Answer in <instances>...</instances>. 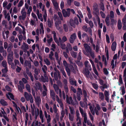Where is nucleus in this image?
Segmentation results:
<instances>
[{
    "mask_svg": "<svg viewBox=\"0 0 126 126\" xmlns=\"http://www.w3.org/2000/svg\"><path fill=\"white\" fill-rule=\"evenodd\" d=\"M35 85L38 90H41L42 89V87L41 84L39 82L37 84H36Z\"/></svg>",
    "mask_w": 126,
    "mask_h": 126,
    "instance_id": "nucleus-28",
    "label": "nucleus"
},
{
    "mask_svg": "<svg viewBox=\"0 0 126 126\" xmlns=\"http://www.w3.org/2000/svg\"><path fill=\"white\" fill-rule=\"evenodd\" d=\"M71 69L73 71H74L75 69L78 71L77 67L76 64H74V66L71 65Z\"/></svg>",
    "mask_w": 126,
    "mask_h": 126,
    "instance_id": "nucleus-19",
    "label": "nucleus"
},
{
    "mask_svg": "<svg viewBox=\"0 0 126 126\" xmlns=\"http://www.w3.org/2000/svg\"><path fill=\"white\" fill-rule=\"evenodd\" d=\"M99 99L102 100L103 101L104 100V96L103 93L100 92L99 93Z\"/></svg>",
    "mask_w": 126,
    "mask_h": 126,
    "instance_id": "nucleus-18",
    "label": "nucleus"
},
{
    "mask_svg": "<svg viewBox=\"0 0 126 126\" xmlns=\"http://www.w3.org/2000/svg\"><path fill=\"white\" fill-rule=\"evenodd\" d=\"M44 78L43 76H41V79L42 81L44 82H47L48 81L47 80H46Z\"/></svg>",
    "mask_w": 126,
    "mask_h": 126,
    "instance_id": "nucleus-57",
    "label": "nucleus"
},
{
    "mask_svg": "<svg viewBox=\"0 0 126 126\" xmlns=\"http://www.w3.org/2000/svg\"><path fill=\"white\" fill-rule=\"evenodd\" d=\"M101 4L100 8L103 11H104L105 10L104 4L103 3H101Z\"/></svg>",
    "mask_w": 126,
    "mask_h": 126,
    "instance_id": "nucleus-50",
    "label": "nucleus"
},
{
    "mask_svg": "<svg viewBox=\"0 0 126 126\" xmlns=\"http://www.w3.org/2000/svg\"><path fill=\"white\" fill-rule=\"evenodd\" d=\"M53 87L56 93L58 94L59 90V88L58 86L56 84H54L53 85Z\"/></svg>",
    "mask_w": 126,
    "mask_h": 126,
    "instance_id": "nucleus-14",
    "label": "nucleus"
},
{
    "mask_svg": "<svg viewBox=\"0 0 126 126\" xmlns=\"http://www.w3.org/2000/svg\"><path fill=\"white\" fill-rule=\"evenodd\" d=\"M37 15L39 19H40V18L42 17V14L41 13L39 14L38 10L37 12Z\"/></svg>",
    "mask_w": 126,
    "mask_h": 126,
    "instance_id": "nucleus-51",
    "label": "nucleus"
},
{
    "mask_svg": "<svg viewBox=\"0 0 126 126\" xmlns=\"http://www.w3.org/2000/svg\"><path fill=\"white\" fill-rule=\"evenodd\" d=\"M100 13L102 18H105V14L102 11H100Z\"/></svg>",
    "mask_w": 126,
    "mask_h": 126,
    "instance_id": "nucleus-63",
    "label": "nucleus"
},
{
    "mask_svg": "<svg viewBox=\"0 0 126 126\" xmlns=\"http://www.w3.org/2000/svg\"><path fill=\"white\" fill-rule=\"evenodd\" d=\"M103 70L104 73L106 75H108L109 74V72L108 71L107 69L104 68L103 69Z\"/></svg>",
    "mask_w": 126,
    "mask_h": 126,
    "instance_id": "nucleus-48",
    "label": "nucleus"
},
{
    "mask_svg": "<svg viewBox=\"0 0 126 126\" xmlns=\"http://www.w3.org/2000/svg\"><path fill=\"white\" fill-rule=\"evenodd\" d=\"M106 42L109 43H110V39L108 35L107 34L106 35Z\"/></svg>",
    "mask_w": 126,
    "mask_h": 126,
    "instance_id": "nucleus-58",
    "label": "nucleus"
},
{
    "mask_svg": "<svg viewBox=\"0 0 126 126\" xmlns=\"http://www.w3.org/2000/svg\"><path fill=\"white\" fill-rule=\"evenodd\" d=\"M55 55L56 59V60L58 61V63H60V61L58 60V55L57 52H56L55 53Z\"/></svg>",
    "mask_w": 126,
    "mask_h": 126,
    "instance_id": "nucleus-31",
    "label": "nucleus"
},
{
    "mask_svg": "<svg viewBox=\"0 0 126 126\" xmlns=\"http://www.w3.org/2000/svg\"><path fill=\"white\" fill-rule=\"evenodd\" d=\"M70 53L71 55L73 57L76 58L77 56V53L73 51H71Z\"/></svg>",
    "mask_w": 126,
    "mask_h": 126,
    "instance_id": "nucleus-22",
    "label": "nucleus"
},
{
    "mask_svg": "<svg viewBox=\"0 0 126 126\" xmlns=\"http://www.w3.org/2000/svg\"><path fill=\"white\" fill-rule=\"evenodd\" d=\"M47 25L49 28H52L53 26V20L50 19L49 18L47 19Z\"/></svg>",
    "mask_w": 126,
    "mask_h": 126,
    "instance_id": "nucleus-9",
    "label": "nucleus"
},
{
    "mask_svg": "<svg viewBox=\"0 0 126 126\" xmlns=\"http://www.w3.org/2000/svg\"><path fill=\"white\" fill-rule=\"evenodd\" d=\"M83 45L86 51L84 53L85 55L88 56L90 55L92 58L94 59L95 57L94 53L92 51V49L90 46L85 43Z\"/></svg>",
    "mask_w": 126,
    "mask_h": 126,
    "instance_id": "nucleus-1",
    "label": "nucleus"
},
{
    "mask_svg": "<svg viewBox=\"0 0 126 126\" xmlns=\"http://www.w3.org/2000/svg\"><path fill=\"white\" fill-rule=\"evenodd\" d=\"M53 109L54 110V112L55 113H56L57 112V109L56 105L55 104H54L53 105Z\"/></svg>",
    "mask_w": 126,
    "mask_h": 126,
    "instance_id": "nucleus-54",
    "label": "nucleus"
},
{
    "mask_svg": "<svg viewBox=\"0 0 126 126\" xmlns=\"http://www.w3.org/2000/svg\"><path fill=\"white\" fill-rule=\"evenodd\" d=\"M70 8H68L66 9V11L64 9H63L62 11V13L64 17H69L70 15Z\"/></svg>",
    "mask_w": 126,
    "mask_h": 126,
    "instance_id": "nucleus-5",
    "label": "nucleus"
},
{
    "mask_svg": "<svg viewBox=\"0 0 126 126\" xmlns=\"http://www.w3.org/2000/svg\"><path fill=\"white\" fill-rule=\"evenodd\" d=\"M67 48L70 51H71L72 50V48L71 45L69 43H68L67 44Z\"/></svg>",
    "mask_w": 126,
    "mask_h": 126,
    "instance_id": "nucleus-36",
    "label": "nucleus"
},
{
    "mask_svg": "<svg viewBox=\"0 0 126 126\" xmlns=\"http://www.w3.org/2000/svg\"><path fill=\"white\" fill-rule=\"evenodd\" d=\"M105 22L108 26H109L110 25V20L109 17L107 16L105 19Z\"/></svg>",
    "mask_w": 126,
    "mask_h": 126,
    "instance_id": "nucleus-24",
    "label": "nucleus"
},
{
    "mask_svg": "<svg viewBox=\"0 0 126 126\" xmlns=\"http://www.w3.org/2000/svg\"><path fill=\"white\" fill-rule=\"evenodd\" d=\"M111 65L112 66L111 68L113 69L114 67V60H112L111 62Z\"/></svg>",
    "mask_w": 126,
    "mask_h": 126,
    "instance_id": "nucleus-53",
    "label": "nucleus"
},
{
    "mask_svg": "<svg viewBox=\"0 0 126 126\" xmlns=\"http://www.w3.org/2000/svg\"><path fill=\"white\" fill-rule=\"evenodd\" d=\"M0 103L3 106H6L8 105L7 102L3 99H0Z\"/></svg>",
    "mask_w": 126,
    "mask_h": 126,
    "instance_id": "nucleus-17",
    "label": "nucleus"
},
{
    "mask_svg": "<svg viewBox=\"0 0 126 126\" xmlns=\"http://www.w3.org/2000/svg\"><path fill=\"white\" fill-rule=\"evenodd\" d=\"M8 60V63L9 64H11L12 61H13V59H11L9 58H7Z\"/></svg>",
    "mask_w": 126,
    "mask_h": 126,
    "instance_id": "nucleus-52",
    "label": "nucleus"
},
{
    "mask_svg": "<svg viewBox=\"0 0 126 126\" xmlns=\"http://www.w3.org/2000/svg\"><path fill=\"white\" fill-rule=\"evenodd\" d=\"M66 101L67 103L69 104H71L72 105H74V104L72 97L70 96L69 97L67 95H66Z\"/></svg>",
    "mask_w": 126,
    "mask_h": 126,
    "instance_id": "nucleus-7",
    "label": "nucleus"
},
{
    "mask_svg": "<svg viewBox=\"0 0 126 126\" xmlns=\"http://www.w3.org/2000/svg\"><path fill=\"white\" fill-rule=\"evenodd\" d=\"M55 26L57 29L59 30L60 29V27L59 26V25L58 23L56 22L55 23Z\"/></svg>",
    "mask_w": 126,
    "mask_h": 126,
    "instance_id": "nucleus-61",
    "label": "nucleus"
},
{
    "mask_svg": "<svg viewBox=\"0 0 126 126\" xmlns=\"http://www.w3.org/2000/svg\"><path fill=\"white\" fill-rule=\"evenodd\" d=\"M82 29L84 31L86 32H87V30H88V28L87 26L84 25L82 27Z\"/></svg>",
    "mask_w": 126,
    "mask_h": 126,
    "instance_id": "nucleus-46",
    "label": "nucleus"
},
{
    "mask_svg": "<svg viewBox=\"0 0 126 126\" xmlns=\"http://www.w3.org/2000/svg\"><path fill=\"white\" fill-rule=\"evenodd\" d=\"M8 94L10 96V97L13 100H15L14 96L12 93L10 92H8Z\"/></svg>",
    "mask_w": 126,
    "mask_h": 126,
    "instance_id": "nucleus-39",
    "label": "nucleus"
},
{
    "mask_svg": "<svg viewBox=\"0 0 126 126\" xmlns=\"http://www.w3.org/2000/svg\"><path fill=\"white\" fill-rule=\"evenodd\" d=\"M24 96L27 101H30V103H33V97L30 94H29L27 92H25L24 93Z\"/></svg>",
    "mask_w": 126,
    "mask_h": 126,
    "instance_id": "nucleus-2",
    "label": "nucleus"
},
{
    "mask_svg": "<svg viewBox=\"0 0 126 126\" xmlns=\"http://www.w3.org/2000/svg\"><path fill=\"white\" fill-rule=\"evenodd\" d=\"M54 75L55 80L56 81H57L58 80V76L57 73L55 72L54 73Z\"/></svg>",
    "mask_w": 126,
    "mask_h": 126,
    "instance_id": "nucleus-43",
    "label": "nucleus"
},
{
    "mask_svg": "<svg viewBox=\"0 0 126 126\" xmlns=\"http://www.w3.org/2000/svg\"><path fill=\"white\" fill-rule=\"evenodd\" d=\"M8 71L7 67H5L4 69H3L2 70V72L3 73H6Z\"/></svg>",
    "mask_w": 126,
    "mask_h": 126,
    "instance_id": "nucleus-49",
    "label": "nucleus"
},
{
    "mask_svg": "<svg viewBox=\"0 0 126 126\" xmlns=\"http://www.w3.org/2000/svg\"><path fill=\"white\" fill-rule=\"evenodd\" d=\"M50 95L53 100L55 99V94L53 90H50Z\"/></svg>",
    "mask_w": 126,
    "mask_h": 126,
    "instance_id": "nucleus-12",
    "label": "nucleus"
},
{
    "mask_svg": "<svg viewBox=\"0 0 126 126\" xmlns=\"http://www.w3.org/2000/svg\"><path fill=\"white\" fill-rule=\"evenodd\" d=\"M70 82V84L72 85H75L76 86L77 85L76 81H74L73 79H71L69 80Z\"/></svg>",
    "mask_w": 126,
    "mask_h": 126,
    "instance_id": "nucleus-20",
    "label": "nucleus"
},
{
    "mask_svg": "<svg viewBox=\"0 0 126 126\" xmlns=\"http://www.w3.org/2000/svg\"><path fill=\"white\" fill-rule=\"evenodd\" d=\"M2 66L4 67H7V63L6 61H3L2 63Z\"/></svg>",
    "mask_w": 126,
    "mask_h": 126,
    "instance_id": "nucleus-29",
    "label": "nucleus"
},
{
    "mask_svg": "<svg viewBox=\"0 0 126 126\" xmlns=\"http://www.w3.org/2000/svg\"><path fill=\"white\" fill-rule=\"evenodd\" d=\"M65 69L67 73V74L68 76H70V72L69 69L68 67L67 68H66Z\"/></svg>",
    "mask_w": 126,
    "mask_h": 126,
    "instance_id": "nucleus-37",
    "label": "nucleus"
},
{
    "mask_svg": "<svg viewBox=\"0 0 126 126\" xmlns=\"http://www.w3.org/2000/svg\"><path fill=\"white\" fill-rule=\"evenodd\" d=\"M119 81L120 82V84H122L123 83L122 75H120L119 76Z\"/></svg>",
    "mask_w": 126,
    "mask_h": 126,
    "instance_id": "nucleus-41",
    "label": "nucleus"
},
{
    "mask_svg": "<svg viewBox=\"0 0 126 126\" xmlns=\"http://www.w3.org/2000/svg\"><path fill=\"white\" fill-rule=\"evenodd\" d=\"M26 88L29 92H31L30 86L29 84H27L26 85Z\"/></svg>",
    "mask_w": 126,
    "mask_h": 126,
    "instance_id": "nucleus-27",
    "label": "nucleus"
},
{
    "mask_svg": "<svg viewBox=\"0 0 126 126\" xmlns=\"http://www.w3.org/2000/svg\"><path fill=\"white\" fill-rule=\"evenodd\" d=\"M122 22L123 25H126V17L125 15V18L123 19Z\"/></svg>",
    "mask_w": 126,
    "mask_h": 126,
    "instance_id": "nucleus-64",
    "label": "nucleus"
},
{
    "mask_svg": "<svg viewBox=\"0 0 126 126\" xmlns=\"http://www.w3.org/2000/svg\"><path fill=\"white\" fill-rule=\"evenodd\" d=\"M76 34L75 33H74L71 35L69 38V41L70 43H73L76 39Z\"/></svg>",
    "mask_w": 126,
    "mask_h": 126,
    "instance_id": "nucleus-8",
    "label": "nucleus"
},
{
    "mask_svg": "<svg viewBox=\"0 0 126 126\" xmlns=\"http://www.w3.org/2000/svg\"><path fill=\"white\" fill-rule=\"evenodd\" d=\"M64 6V2L63 1H61L60 4V7L61 9H63Z\"/></svg>",
    "mask_w": 126,
    "mask_h": 126,
    "instance_id": "nucleus-62",
    "label": "nucleus"
},
{
    "mask_svg": "<svg viewBox=\"0 0 126 126\" xmlns=\"http://www.w3.org/2000/svg\"><path fill=\"white\" fill-rule=\"evenodd\" d=\"M24 67L28 66L29 68L30 69L31 68V62L30 61L25 60L24 63Z\"/></svg>",
    "mask_w": 126,
    "mask_h": 126,
    "instance_id": "nucleus-10",
    "label": "nucleus"
},
{
    "mask_svg": "<svg viewBox=\"0 0 126 126\" xmlns=\"http://www.w3.org/2000/svg\"><path fill=\"white\" fill-rule=\"evenodd\" d=\"M40 26L41 27V29H40V34L41 33L42 30H44V27L43 26V23H41L40 24Z\"/></svg>",
    "mask_w": 126,
    "mask_h": 126,
    "instance_id": "nucleus-45",
    "label": "nucleus"
},
{
    "mask_svg": "<svg viewBox=\"0 0 126 126\" xmlns=\"http://www.w3.org/2000/svg\"><path fill=\"white\" fill-rule=\"evenodd\" d=\"M104 94L105 97L109 96V92L107 90H105L104 92Z\"/></svg>",
    "mask_w": 126,
    "mask_h": 126,
    "instance_id": "nucleus-56",
    "label": "nucleus"
},
{
    "mask_svg": "<svg viewBox=\"0 0 126 126\" xmlns=\"http://www.w3.org/2000/svg\"><path fill=\"white\" fill-rule=\"evenodd\" d=\"M44 60V62L47 65H49L50 64V62L47 58L46 60Z\"/></svg>",
    "mask_w": 126,
    "mask_h": 126,
    "instance_id": "nucleus-40",
    "label": "nucleus"
},
{
    "mask_svg": "<svg viewBox=\"0 0 126 126\" xmlns=\"http://www.w3.org/2000/svg\"><path fill=\"white\" fill-rule=\"evenodd\" d=\"M23 4V0H20L19 3L18 4V7H20L22 6Z\"/></svg>",
    "mask_w": 126,
    "mask_h": 126,
    "instance_id": "nucleus-55",
    "label": "nucleus"
},
{
    "mask_svg": "<svg viewBox=\"0 0 126 126\" xmlns=\"http://www.w3.org/2000/svg\"><path fill=\"white\" fill-rule=\"evenodd\" d=\"M63 28L65 32H67L68 31L67 27L66 24H64L63 25Z\"/></svg>",
    "mask_w": 126,
    "mask_h": 126,
    "instance_id": "nucleus-60",
    "label": "nucleus"
},
{
    "mask_svg": "<svg viewBox=\"0 0 126 126\" xmlns=\"http://www.w3.org/2000/svg\"><path fill=\"white\" fill-rule=\"evenodd\" d=\"M69 119L71 121H73V115H71L69 113Z\"/></svg>",
    "mask_w": 126,
    "mask_h": 126,
    "instance_id": "nucleus-59",
    "label": "nucleus"
},
{
    "mask_svg": "<svg viewBox=\"0 0 126 126\" xmlns=\"http://www.w3.org/2000/svg\"><path fill=\"white\" fill-rule=\"evenodd\" d=\"M83 94L84 97V102H86L87 101V94L86 91L84 89H82Z\"/></svg>",
    "mask_w": 126,
    "mask_h": 126,
    "instance_id": "nucleus-11",
    "label": "nucleus"
},
{
    "mask_svg": "<svg viewBox=\"0 0 126 126\" xmlns=\"http://www.w3.org/2000/svg\"><path fill=\"white\" fill-rule=\"evenodd\" d=\"M120 89H121L122 90V95H124L125 93V89L124 86H123V87H120Z\"/></svg>",
    "mask_w": 126,
    "mask_h": 126,
    "instance_id": "nucleus-30",
    "label": "nucleus"
},
{
    "mask_svg": "<svg viewBox=\"0 0 126 126\" xmlns=\"http://www.w3.org/2000/svg\"><path fill=\"white\" fill-rule=\"evenodd\" d=\"M89 62L87 61H85L84 62V65L85 67V68H87L89 69L90 71H91L92 70L91 65H88Z\"/></svg>",
    "mask_w": 126,
    "mask_h": 126,
    "instance_id": "nucleus-16",
    "label": "nucleus"
},
{
    "mask_svg": "<svg viewBox=\"0 0 126 126\" xmlns=\"http://www.w3.org/2000/svg\"><path fill=\"white\" fill-rule=\"evenodd\" d=\"M93 7L94 10L93 12V15L97 16V15H99V9L98 8V5L96 3H94Z\"/></svg>",
    "mask_w": 126,
    "mask_h": 126,
    "instance_id": "nucleus-3",
    "label": "nucleus"
},
{
    "mask_svg": "<svg viewBox=\"0 0 126 126\" xmlns=\"http://www.w3.org/2000/svg\"><path fill=\"white\" fill-rule=\"evenodd\" d=\"M123 77H124V82H126V67L124 70Z\"/></svg>",
    "mask_w": 126,
    "mask_h": 126,
    "instance_id": "nucleus-26",
    "label": "nucleus"
},
{
    "mask_svg": "<svg viewBox=\"0 0 126 126\" xmlns=\"http://www.w3.org/2000/svg\"><path fill=\"white\" fill-rule=\"evenodd\" d=\"M116 45V43L115 41H114L112 43L111 46V48L112 51H114L115 50Z\"/></svg>",
    "mask_w": 126,
    "mask_h": 126,
    "instance_id": "nucleus-13",
    "label": "nucleus"
},
{
    "mask_svg": "<svg viewBox=\"0 0 126 126\" xmlns=\"http://www.w3.org/2000/svg\"><path fill=\"white\" fill-rule=\"evenodd\" d=\"M22 14V19L23 20H24L25 19L26 17V12H24L23 13H21Z\"/></svg>",
    "mask_w": 126,
    "mask_h": 126,
    "instance_id": "nucleus-25",
    "label": "nucleus"
},
{
    "mask_svg": "<svg viewBox=\"0 0 126 126\" xmlns=\"http://www.w3.org/2000/svg\"><path fill=\"white\" fill-rule=\"evenodd\" d=\"M117 27L118 29L119 30H120L121 29L122 27V23L121 21H120V22H119V21H118V24L117 25Z\"/></svg>",
    "mask_w": 126,
    "mask_h": 126,
    "instance_id": "nucleus-34",
    "label": "nucleus"
},
{
    "mask_svg": "<svg viewBox=\"0 0 126 126\" xmlns=\"http://www.w3.org/2000/svg\"><path fill=\"white\" fill-rule=\"evenodd\" d=\"M89 70H90L88 68H85L84 69L83 71V74L86 76L87 78H88L89 75H91V74L90 73Z\"/></svg>",
    "mask_w": 126,
    "mask_h": 126,
    "instance_id": "nucleus-6",
    "label": "nucleus"
},
{
    "mask_svg": "<svg viewBox=\"0 0 126 126\" xmlns=\"http://www.w3.org/2000/svg\"><path fill=\"white\" fill-rule=\"evenodd\" d=\"M93 87L96 90H97L98 88V85L94 83H93L92 84Z\"/></svg>",
    "mask_w": 126,
    "mask_h": 126,
    "instance_id": "nucleus-32",
    "label": "nucleus"
},
{
    "mask_svg": "<svg viewBox=\"0 0 126 126\" xmlns=\"http://www.w3.org/2000/svg\"><path fill=\"white\" fill-rule=\"evenodd\" d=\"M14 62L15 64L16 65L17 64L19 66H20L21 65V64L20 63L19 61L15 59L14 60Z\"/></svg>",
    "mask_w": 126,
    "mask_h": 126,
    "instance_id": "nucleus-44",
    "label": "nucleus"
},
{
    "mask_svg": "<svg viewBox=\"0 0 126 126\" xmlns=\"http://www.w3.org/2000/svg\"><path fill=\"white\" fill-rule=\"evenodd\" d=\"M23 45L24 46V48L26 49V51H27V49H28L29 48L28 45L25 42L23 43Z\"/></svg>",
    "mask_w": 126,
    "mask_h": 126,
    "instance_id": "nucleus-38",
    "label": "nucleus"
},
{
    "mask_svg": "<svg viewBox=\"0 0 126 126\" xmlns=\"http://www.w3.org/2000/svg\"><path fill=\"white\" fill-rule=\"evenodd\" d=\"M54 55V53L52 51H51L50 52V54L49 55V58L51 60H55V58H53L52 57V56H53Z\"/></svg>",
    "mask_w": 126,
    "mask_h": 126,
    "instance_id": "nucleus-23",
    "label": "nucleus"
},
{
    "mask_svg": "<svg viewBox=\"0 0 126 126\" xmlns=\"http://www.w3.org/2000/svg\"><path fill=\"white\" fill-rule=\"evenodd\" d=\"M39 116L41 119L42 123H43L44 122V115L43 114L42 111L41 110L40 111Z\"/></svg>",
    "mask_w": 126,
    "mask_h": 126,
    "instance_id": "nucleus-15",
    "label": "nucleus"
},
{
    "mask_svg": "<svg viewBox=\"0 0 126 126\" xmlns=\"http://www.w3.org/2000/svg\"><path fill=\"white\" fill-rule=\"evenodd\" d=\"M63 64L64 66L65 67V68L68 67V64L66 61L64 60L63 61Z\"/></svg>",
    "mask_w": 126,
    "mask_h": 126,
    "instance_id": "nucleus-47",
    "label": "nucleus"
},
{
    "mask_svg": "<svg viewBox=\"0 0 126 126\" xmlns=\"http://www.w3.org/2000/svg\"><path fill=\"white\" fill-rule=\"evenodd\" d=\"M40 71V70L39 69H37L36 68H35L34 69V72L35 74H36V75H38L39 72Z\"/></svg>",
    "mask_w": 126,
    "mask_h": 126,
    "instance_id": "nucleus-33",
    "label": "nucleus"
},
{
    "mask_svg": "<svg viewBox=\"0 0 126 126\" xmlns=\"http://www.w3.org/2000/svg\"><path fill=\"white\" fill-rule=\"evenodd\" d=\"M70 23L71 26L75 28V25L76 24L78 25V19L76 17H74V20L72 19H70Z\"/></svg>",
    "mask_w": 126,
    "mask_h": 126,
    "instance_id": "nucleus-4",
    "label": "nucleus"
},
{
    "mask_svg": "<svg viewBox=\"0 0 126 126\" xmlns=\"http://www.w3.org/2000/svg\"><path fill=\"white\" fill-rule=\"evenodd\" d=\"M13 106L17 110L18 113H19V110L20 112L21 113H22V111L21 110L19 107L17 106L16 104V103L15 104H14Z\"/></svg>",
    "mask_w": 126,
    "mask_h": 126,
    "instance_id": "nucleus-21",
    "label": "nucleus"
},
{
    "mask_svg": "<svg viewBox=\"0 0 126 126\" xmlns=\"http://www.w3.org/2000/svg\"><path fill=\"white\" fill-rule=\"evenodd\" d=\"M18 91L20 92H23V89H24V88H23L22 86H20L19 85H18Z\"/></svg>",
    "mask_w": 126,
    "mask_h": 126,
    "instance_id": "nucleus-35",
    "label": "nucleus"
},
{
    "mask_svg": "<svg viewBox=\"0 0 126 126\" xmlns=\"http://www.w3.org/2000/svg\"><path fill=\"white\" fill-rule=\"evenodd\" d=\"M5 88L6 90L7 91L9 92L11 91V89L9 86L7 85H6L5 86Z\"/></svg>",
    "mask_w": 126,
    "mask_h": 126,
    "instance_id": "nucleus-42",
    "label": "nucleus"
}]
</instances>
